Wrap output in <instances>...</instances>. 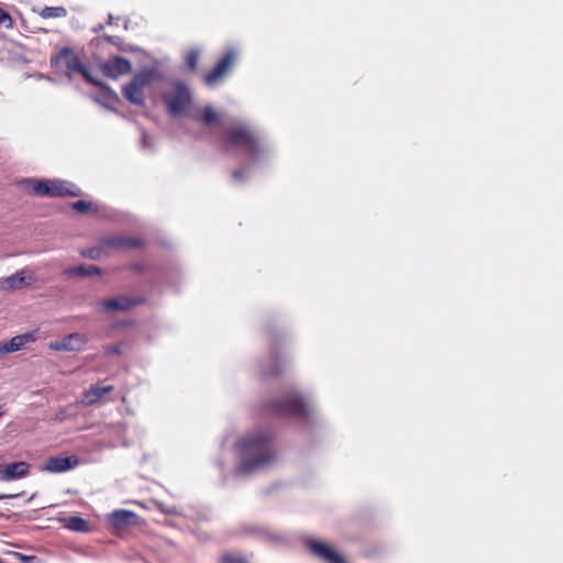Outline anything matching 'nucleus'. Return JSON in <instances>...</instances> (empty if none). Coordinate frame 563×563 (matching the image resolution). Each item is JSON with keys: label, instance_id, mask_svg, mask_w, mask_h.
<instances>
[{"label": "nucleus", "instance_id": "ea45409f", "mask_svg": "<svg viewBox=\"0 0 563 563\" xmlns=\"http://www.w3.org/2000/svg\"><path fill=\"white\" fill-rule=\"evenodd\" d=\"M4 415V410H3V407L0 406V418Z\"/></svg>", "mask_w": 563, "mask_h": 563}, {"label": "nucleus", "instance_id": "a211bd4d", "mask_svg": "<svg viewBox=\"0 0 563 563\" xmlns=\"http://www.w3.org/2000/svg\"><path fill=\"white\" fill-rule=\"evenodd\" d=\"M113 390V386H91L88 390H86L82 395V402L85 405H93L100 398H102L106 394Z\"/></svg>", "mask_w": 563, "mask_h": 563}, {"label": "nucleus", "instance_id": "ddd939ff", "mask_svg": "<svg viewBox=\"0 0 563 563\" xmlns=\"http://www.w3.org/2000/svg\"><path fill=\"white\" fill-rule=\"evenodd\" d=\"M139 516L132 510L119 509L108 515V521L115 529H124L137 523Z\"/></svg>", "mask_w": 563, "mask_h": 563}, {"label": "nucleus", "instance_id": "e433bc0d", "mask_svg": "<svg viewBox=\"0 0 563 563\" xmlns=\"http://www.w3.org/2000/svg\"><path fill=\"white\" fill-rule=\"evenodd\" d=\"M272 357H273L274 362L278 361V354H277L275 346L272 347Z\"/></svg>", "mask_w": 563, "mask_h": 563}, {"label": "nucleus", "instance_id": "c756f323", "mask_svg": "<svg viewBox=\"0 0 563 563\" xmlns=\"http://www.w3.org/2000/svg\"><path fill=\"white\" fill-rule=\"evenodd\" d=\"M122 347H123L122 343L113 344V345H107V346H104V352L108 355L121 354L122 353Z\"/></svg>", "mask_w": 563, "mask_h": 563}, {"label": "nucleus", "instance_id": "7ed1b4c3", "mask_svg": "<svg viewBox=\"0 0 563 563\" xmlns=\"http://www.w3.org/2000/svg\"><path fill=\"white\" fill-rule=\"evenodd\" d=\"M265 416L277 418L294 417L309 421L314 418V407L296 393L274 399L264 406Z\"/></svg>", "mask_w": 563, "mask_h": 563}, {"label": "nucleus", "instance_id": "4c0bfd02", "mask_svg": "<svg viewBox=\"0 0 563 563\" xmlns=\"http://www.w3.org/2000/svg\"><path fill=\"white\" fill-rule=\"evenodd\" d=\"M119 18H114L112 14H109L108 16V24L112 25L114 24V20H118Z\"/></svg>", "mask_w": 563, "mask_h": 563}, {"label": "nucleus", "instance_id": "20e7f679", "mask_svg": "<svg viewBox=\"0 0 563 563\" xmlns=\"http://www.w3.org/2000/svg\"><path fill=\"white\" fill-rule=\"evenodd\" d=\"M163 99L170 117L178 118L189 114L192 93L185 82L176 81L173 91L164 95Z\"/></svg>", "mask_w": 563, "mask_h": 563}, {"label": "nucleus", "instance_id": "c9c22d12", "mask_svg": "<svg viewBox=\"0 0 563 563\" xmlns=\"http://www.w3.org/2000/svg\"><path fill=\"white\" fill-rule=\"evenodd\" d=\"M19 495H5V494H1L0 495V500H4V499H9V498H15L18 497Z\"/></svg>", "mask_w": 563, "mask_h": 563}, {"label": "nucleus", "instance_id": "393cba45", "mask_svg": "<svg viewBox=\"0 0 563 563\" xmlns=\"http://www.w3.org/2000/svg\"><path fill=\"white\" fill-rule=\"evenodd\" d=\"M77 271H79L80 277L92 276V275H97L100 273L99 267H97L95 265H84V264L77 266Z\"/></svg>", "mask_w": 563, "mask_h": 563}, {"label": "nucleus", "instance_id": "f3484780", "mask_svg": "<svg viewBox=\"0 0 563 563\" xmlns=\"http://www.w3.org/2000/svg\"><path fill=\"white\" fill-rule=\"evenodd\" d=\"M32 277L26 278L23 272L8 276L0 282V287L3 290L20 289L31 283Z\"/></svg>", "mask_w": 563, "mask_h": 563}, {"label": "nucleus", "instance_id": "473e14b6", "mask_svg": "<svg viewBox=\"0 0 563 563\" xmlns=\"http://www.w3.org/2000/svg\"><path fill=\"white\" fill-rule=\"evenodd\" d=\"M141 145H142L143 148H151L152 147V145L150 143V136L144 131H142Z\"/></svg>", "mask_w": 563, "mask_h": 563}, {"label": "nucleus", "instance_id": "7c9ffc66", "mask_svg": "<svg viewBox=\"0 0 563 563\" xmlns=\"http://www.w3.org/2000/svg\"><path fill=\"white\" fill-rule=\"evenodd\" d=\"M250 170V166H245L241 169H236L233 172L232 177L236 181H243L244 175Z\"/></svg>", "mask_w": 563, "mask_h": 563}, {"label": "nucleus", "instance_id": "f03ea898", "mask_svg": "<svg viewBox=\"0 0 563 563\" xmlns=\"http://www.w3.org/2000/svg\"><path fill=\"white\" fill-rule=\"evenodd\" d=\"M222 143L228 153L234 151L244 152L253 162H258L269 151L260 133L246 124H239L227 129Z\"/></svg>", "mask_w": 563, "mask_h": 563}, {"label": "nucleus", "instance_id": "aec40b11", "mask_svg": "<svg viewBox=\"0 0 563 563\" xmlns=\"http://www.w3.org/2000/svg\"><path fill=\"white\" fill-rule=\"evenodd\" d=\"M157 78V70L155 68H144L136 73L132 80L135 85L143 88L152 84Z\"/></svg>", "mask_w": 563, "mask_h": 563}, {"label": "nucleus", "instance_id": "0eeeda50", "mask_svg": "<svg viewBox=\"0 0 563 563\" xmlns=\"http://www.w3.org/2000/svg\"><path fill=\"white\" fill-rule=\"evenodd\" d=\"M67 57L65 60L66 69H67V76L70 79L71 74L78 73L80 74L85 80L96 87H103L102 82L95 78L86 65L80 60L78 56H75L73 54V51L70 48H64L59 52L58 58Z\"/></svg>", "mask_w": 563, "mask_h": 563}, {"label": "nucleus", "instance_id": "5701e85b", "mask_svg": "<svg viewBox=\"0 0 563 563\" xmlns=\"http://www.w3.org/2000/svg\"><path fill=\"white\" fill-rule=\"evenodd\" d=\"M40 15L44 19L64 18L67 15V10L64 7H45Z\"/></svg>", "mask_w": 563, "mask_h": 563}, {"label": "nucleus", "instance_id": "c85d7f7f", "mask_svg": "<svg viewBox=\"0 0 563 563\" xmlns=\"http://www.w3.org/2000/svg\"><path fill=\"white\" fill-rule=\"evenodd\" d=\"M0 25L5 26L7 29H11L13 25L11 15L2 9H0Z\"/></svg>", "mask_w": 563, "mask_h": 563}, {"label": "nucleus", "instance_id": "4468645a", "mask_svg": "<svg viewBox=\"0 0 563 563\" xmlns=\"http://www.w3.org/2000/svg\"><path fill=\"white\" fill-rule=\"evenodd\" d=\"M48 188H49L48 189L49 197H65V196L78 197L81 195L80 189L76 185H74L69 181H66V180L52 179V180H49Z\"/></svg>", "mask_w": 563, "mask_h": 563}, {"label": "nucleus", "instance_id": "2f4dec72", "mask_svg": "<svg viewBox=\"0 0 563 563\" xmlns=\"http://www.w3.org/2000/svg\"><path fill=\"white\" fill-rule=\"evenodd\" d=\"M103 40L112 45L120 46L122 40L115 35H104Z\"/></svg>", "mask_w": 563, "mask_h": 563}, {"label": "nucleus", "instance_id": "f8f14e48", "mask_svg": "<svg viewBox=\"0 0 563 563\" xmlns=\"http://www.w3.org/2000/svg\"><path fill=\"white\" fill-rule=\"evenodd\" d=\"M30 464L24 461L13 462L7 464L0 471V482H11L20 478H24L30 473Z\"/></svg>", "mask_w": 563, "mask_h": 563}, {"label": "nucleus", "instance_id": "72a5a7b5", "mask_svg": "<svg viewBox=\"0 0 563 563\" xmlns=\"http://www.w3.org/2000/svg\"><path fill=\"white\" fill-rule=\"evenodd\" d=\"M64 275L66 276H79V271H77V266H74V267H67L64 269Z\"/></svg>", "mask_w": 563, "mask_h": 563}, {"label": "nucleus", "instance_id": "39448f33", "mask_svg": "<svg viewBox=\"0 0 563 563\" xmlns=\"http://www.w3.org/2000/svg\"><path fill=\"white\" fill-rule=\"evenodd\" d=\"M142 244V241L136 238L123 235L106 236L101 239L100 246L81 250L80 254L90 260H99L103 253V249L131 250L141 247Z\"/></svg>", "mask_w": 563, "mask_h": 563}, {"label": "nucleus", "instance_id": "4be33fe9", "mask_svg": "<svg viewBox=\"0 0 563 563\" xmlns=\"http://www.w3.org/2000/svg\"><path fill=\"white\" fill-rule=\"evenodd\" d=\"M192 118L206 125L218 123L220 120L219 113L211 106L205 107L201 115H192Z\"/></svg>", "mask_w": 563, "mask_h": 563}, {"label": "nucleus", "instance_id": "bb28decb", "mask_svg": "<svg viewBox=\"0 0 563 563\" xmlns=\"http://www.w3.org/2000/svg\"><path fill=\"white\" fill-rule=\"evenodd\" d=\"M91 202L78 200L73 203V209L80 213H86L91 209Z\"/></svg>", "mask_w": 563, "mask_h": 563}, {"label": "nucleus", "instance_id": "a878e982", "mask_svg": "<svg viewBox=\"0 0 563 563\" xmlns=\"http://www.w3.org/2000/svg\"><path fill=\"white\" fill-rule=\"evenodd\" d=\"M199 58V52L196 49L190 51L186 56V64L188 68L195 70Z\"/></svg>", "mask_w": 563, "mask_h": 563}, {"label": "nucleus", "instance_id": "b1692460", "mask_svg": "<svg viewBox=\"0 0 563 563\" xmlns=\"http://www.w3.org/2000/svg\"><path fill=\"white\" fill-rule=\"evenodd\" d=\"M32 191L37 196H48L49 180H29Z\"/></svg>", "mask_w": 563, "mask_h": 563}, {"label": "nucleus", "instance_id": "6e6552de", "mask_svg": "<svg viewBox=\"0 0 563 563\" xmlns=\"http://www.w3.org/2000/svg\"><path fill=\"white\" fill-rule=\"evenodd\" d=\"M234 58L235 55L233 51L227 52L225 55L214 65L212 70L205 75V84L209 87L218 84L233 65Z\"/></svg>", "mask_w": 563, "mask_h": 563}, {"label": "nucleus", "instance_id": "cd10ccee", "mask_svg": "<svg viewBox=\"0 0 563 563\" xmlns=\"http://www.w3.org/2000/svg\"><path fill=\"white\" fill-rule=\"evenodd\" d=\"M222 563H247V561L241 555L224 554L221 558Z\"/></svg>", "mask_w": 563, "mask_h": 563}, {"label": "nucleus", "instance_id": "9b49d317", "mask_svg": "<svg viewBox=\"0 0 563 563\" xmlns=\"http://www.w3.org/2000/svg\"><path fill=\"white\" fill-rule=\"evenodd\" d=\"M131 63L121 56H117L107 60L101 65L102 74L109 78H118L121 75H126L131 71Z\"/></svg>", "mask_w": 563, "mask_h": 563}, {"label": "nucleus", "instance_id": "9d476101", "mask_svg": "<svg viewBox=\"0 0 563 563\" xmlns=\"http://www.w3.org/2000/svg\"><path fill=\"white\" fill-rule=\"evenodd\" d=\"M79 464L77 456H51L41 466L43 472L63 473L75 468Z\"/></svg>", "mask_w": 563, "mask_h": 563}, {"label": "nucleus", "instance_id": "423d86ee", "mask_svg": "<svg viewBox=\"0 0 563 563\" xmlns=\"http://www.w3.org/2000/svg\"><path fill=\"white\" fill-rule=\"evenodd\" d=\"M303 543L310 554L323 563H347L340 552L324 541L309 537L305 539Z\"/></svg>", "mask_w": 563, "mask_h": 563}, {"label": "nucleus", "instance_id": "1a4fd4ad", "mask_svg": "<svg viewBox=\"0 0 563 563\" xmlns=\"http://www.w3.org/2000/svg\"><path fill=\"white\" fill-rule=\"evenodd\" d=\"M87 342L88 339L86 335L75 332L64 336L59 341L51 342L49 349L54 351L78 352L85 347Z\"/></svg>", "mask_w": 563, "mask_h": 563}, {"label": "nucleus", "instance_id": "f704fd0d", "mask_svg": "<svg viewBox=\"0 0 563 563\" xmlns=\"http://www.w3.org/2000/svg\"><path fill=\"white\" fill-rule=\"evenodd\" d=\"M278 373H279V369L277 368V366H275L272 371H263L264 376H272V375H276Z\"/></svg>", "mask_w": 563, "mask_h": 563}, {"label": "nucleus", "instance_id": "2eb2a0df", "mask_svg": "<svg viewBox=\"0 0 563 563\" xmlns=\"http://www.w3.org/2000/svg\"><path fill=\"white\" fill-rule=\"evenodd\" d=\"M35 335L33 333H23L15 335L10 340L0 343V355L13 353L22 350L27 343L34 342Z\"/></svg>", "mask_w": 563, "mask_h": 563}, {"label": "nucleus", "instance_id": "412c9836", "mask_svg": "<svg viewBox=\"0 0 563 563\" xmlns=\"http://www.w3.org/2000/svg\"><path fill=\"white\" fill-rule=\"evenodd\" d=\"M64 527L75 532H86L89 530L88 522L78 516H71L64 519Z\"/></svg>", "mask_w": 563, "mask_h": 563}, {"label": "nucleus", "instance_id": "a19ab883", "mask_svg": "<svg viewBox=\"0 0 563 563\" xmlns=\"http://www.w3.org/2000/svg\"><path fill=\"white\" fill-rule=\"evenodd\" d=\"M0 563H3V562L0 560Z\"/></svg>", "mask_w": 563, "mask_h": 563}, {"label": "nucleus", "instance_id": "58836bf2", "mask_svg": "<svg viewBox=\"0 0 563 563\" xmlns=\"http://www.w3.org/2000/svg\"><path fill=\"white\" fill-rule=\"evenodd\" d=\"M102 30H103V25H102V24H98V25H96V26L92 29V31H93L95 33H98V32H100V31H102Z\"/></svg>", "mask_w": 563, "mask_h": 563}, {"label": "nucleus", "instance_id": "dca6fc26", "mask_svg": "<svg viewBox=\"0 0 563 563\" xmlns=\"http://www.w3.org/2000/svg\"><path fill=\"white\" fill-rule=\"evenodd\" d=\"M136 303V300L122 296L103 300L100 302V307L106 312L126 311L133 308Z\"/></svg>", "mask_w": 563, "mask_h": 563}, {"label": "nucleus", "instance_id": "6ab92c4d", "mask_svg": "<svg viewBox=\"0 0 563 563\" xmlns=\"http://www.w3.org/2000/svg\"><path fill=\"white\" fill-rule=\"evenodd\" d=\"M124 98L133 104L142 106L144 103L142 88L130 81L122 89Z\"/></svg>", "mask_w": 563, "mask_h": 563}, {"label": "nucleus", "instance_id": "f257e3e1", "mask_svg": "<svg viewBox=\"0 0 563 563\" xmlns=\"http://www.w3.org/2000/svg\"><path fill=\"white\" fill-rule=\"evenodd\" d=\"M236 457L235 474L249 475L260 472L277 460V450L273 435L264 429L250 431L239 438L234 444Z\"/></svg>", "mask_w": 563, "mask_h": 563}]
</instances>
